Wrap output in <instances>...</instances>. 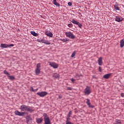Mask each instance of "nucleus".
I'll return each mask as SVG.
<instances>
[{
	"instance_id": "6e6552de",
	"label": "nucleus",
	"mask_w": 124,
	"mask_h": 124,
	"mask_svg": "<svg viewBox=\"0 0 124 124\" xmlns=\"http://www.w3.org/2000/svg\"><path fill=\"white\" fill-rule=\"evenodd\" d=\"M37 95H39L41 97H44L46 95L48 94V93L46 92H41L37 93Z\"/></svg>"
},
{
	"instance_id": "a18cd8bd",
	"label": "nucleus",
	"mask_w": 124,
	"mask_h": 124,
	"mask_svg": "<svg viewBox=\"0 0 124 124\" xmlns=\"http://www.w3.org/2000/svg\"><path fill=\"white\" fill-rule=\"evenodd\" d=\"M121 124H122V123H121Z\"/></svg>"
},
{
	"instance_id": "f257e3e1",
	"label": "nucleus",
	"mask_w": 124,
	"mask_h": 124,
	"mask_svg": "<svg viewBox=\"0 0 124 124\" xmlns=\"http://www.w3.org/2000/svg\"><path fill=\"white\" fill-rule=\"evenodd\" d=\"M19 109L21 111H27V112H30V113L33 112V109H32L31 107L25 105H21L19 108Z\"/></svg>"
},
{
	"instance_id": "f8f14e48",
	"label": "nucleus",
	"mask_w": 124,
	"mask_h": 124,
	"mask_svg": "<svg viewBox=\"0 0 124 124\" xmlns=\"http://www.w3.org/2000/svg\"><path fill=\"white\" fill-rule=\"evenodd\" d=\"M115 20L117 21V22H121V21L123 20V17L116 16L115 17Z\"/></svg>"
},
{
	"instance_id": "1a4fd4ad",
	"label": "nucleus",
	"mask_w": 124,
	"mask_h": 124,
	"mask_svg": "<svg viewBox=\"0 0 124 124\" xmlns=\"http://www.w3.org/2000/svg\"><path fill=\"white\" fill-rule=\"evenodd\" d=\"M49 65L53 68H58L59 67V65L55 62H49Z\"/></svg>"
},
{
	"instance_id": "423d86ee",
	"label": "nucleus",
	"mask_w": 124,
	"mask_h": 124,
	"mask_svg": "<svg viewBox=\"0 0 124 124\" xmlns=\"http://www.w3.org/2000/svg\"><path fill=\"white\" fill-rule=\"evenodd\" d=\"M40 67H41L40 63L37 64L36 69L35 70V73L36 75H38V74L40 73Z\"/></svg>"
},
{
	"instance_id": "bb28decb",
	"label": "nucleus",
	"mask_w": 124,
	"mask_h": 124,
	"mask_svg": "<svg viewBox=\"0 0 124 124\" xmlns=\"http://www.w3.org/2000/svg\"><path fill=\"white\" fill-rule=\"evenodd\" d=\"M77 51H74L71 55V58H74L75 57V55H76Z\"/></svg>"
},
{
	"instance_id": "ddd939ff",
	"label": "nucleus",
	"mask_w": 124,
	"mask_h": 124,
	"mask_svg": "<svg viewBox=\"0 0 124 124\" xmlns=\"http://www.w3.org/2000/svg\"><path fill=\"white\" fill-rule=\"evenodd\" d=\"M45 34L50 37H53V33L51 32H46Z\"/></svg>"
},
{
	"instance_id": "9b49d317",
	"label": "nucleus",
	"mask_w": 124,
	"mask_h": 124,
	"mask_svg": "<svg viewBox=\"0 0 124 124\" xmlns=\"http://www.w3.org/2000/svg\"><path fill=\"white\" fill-rule=\"evenodd\" d=\"M36 121L38 124H41V122L43 121V119L42 118H36Z\"/></svg>"
},
{
	"instance_id": "f3484780",
	"label": "nucleus",
	"mask_w": 124,
	"mask_h": 124,
	"mask_svg": "<svg viewBox=\"0 0 124 124\" xmlns=\"http://www.w3.org/2000/svg\"><path fill=\"white\" fill-rule=\"evenodd\" d=\"M42 43H44L45 44H46L47 45H50V43L49 42V41L44 40H43Z\"/></svg>"
},
{
	"instance_id": "72a5a7b5",
	"label": "nucleus",
	"mask_w": 124,
	"mask_h": 124,
	"mask_svg": "<svg viewBox=\"0 0 124 124\" xmlns=\"http://www.w3.org/2000/svg\"><path fill=\"white\" fill-rule=\"evenodd\" d=\"M67 90H68V91H71L72 90V88H71V87H67Z\"/></svg>"
},
{
	"instance_id": "dca6fc26",
	"label": "nucleus",
	"mask_w": 124,
	"mask_h": 124,
	"mask_svg": "<svg viewBox=\"0 0 124 124\" xmlns=\"http://www.w3.org/2000/svg\"><path fill=\"white\" fill-rule=\"evenodd\" d=\"M53 77L55 78V79H59V78H60V75L58 74H54L53 75Z\"/></svg>"
},
{
	"instance_id": "7c9ffc66",
	"label": "nucleus",
	"mask_w": 124,
	"mask_h": 124,
	"mask_svg": "<svg viewBox=\"0 0 124 124\" xmlns=\"http://www.w3.org/2000/svg\"><path fill=\"white\" fill-rule=\"evenodd\" d=\"M68 27H69V28H72V27H73V25H72V24H69L68 25Z\"/></svg>"
},
{
	"instance_id": "ea45409f",
	"label": "nucleus",
	"mask_w": 124,
	"mask_h": 124,
	"mask_svg": "<svg viewBox=\"0 0 124 124\" xmlns=\"http://www.w3.org/2000/svg\"><path fill=\"white\" fill-rule=\"evenodd\" d=\"M99 71H100V72H101V71H102L101 70V67H99Z\"/></svg>"
},
{
	"instance_id": "f704fd0d",
	"label": "nucleus",
	"mask_w": 124,
	"mask_h": 124,
	"mask_svg": "<svg viewBox=\"0 0 124 124\" xmlns=\"http://www.w3.org/2000/svg\"><path fill=\"white\" fill-rule=\"evenodd\" d=\"M68 5H69V6H71L72 5V3L70 2H69L68 3Z\"/></svg>"
},
{
	"instance_id": "c9c22d12",
	"label": "nucleus",
	"mask_w": 124,
	"mask_h": 124,
	"mask_svg": "<svg viewBox=\"0 0 124 124\" xmlns=\"http://www.w3.org/2000/svg\"><path fill=\"white\" fill-rule=\"evenodd\" d=\"M71 80L72 82V83H74V82H75V79L74 78H71Z\"/></svg>"
},
{
	"instance_id": "a19ab883",
	"label": "nucleus",
	"mask_w": 124,
	"mask_h": 124,
	"mask_svg": "<svg viewBox=\"0 0 124 124\" xmlns=\"http://www.w3.org/2000/svg\"><path fill=\"white\" fill-rule=\"evenodd\" d=\"M121 96L123 97L124 96V93H121Z\"/></svg>"
},
{
	"instance_id": "cd10ccee",
	"label": "nucleus",
	"mask_w": 124,
	"mask_h": 124,
	"mask_svg": "<svg viewBox=\"0 0 124 124\" xmlns=\"http://www.w3.org/2000/svg\"><path fill=\"white\" fill-rule=\"evenodd\" d=\"M71 115H72V111H70L69 113L67 114V117H71Z\"/></svg>"
},
{
	"instance_id": "6ab92c4d",
	"label": "nucleus",
	"mask_w": 124,
	"mask_h": 124,
	"mask_svg": "<svg viewBox=\"0 0 124 124\" xmlns=\"http://www.w3.org/2000/svg\"><path fill=\"white\" fill-rule=\"evenodd\" d=\"M120 46L122 48H123L124 46V40H122L120 41Z\"/></svg>"
},
{
	"instance_id": "a878e982",
	"label": "nucleus",
	"mask_w": 124,
	"mask_h": 124,
	"mask_svg": "<svg viewBox=\"0 0 124 124\" xmlns=\"http://www.w3.org/2000/svg\"><path fill=\"white\" fill-rule=\"evenodd\" d=\"M4 74H5L6 75H7V77H8V76H9V75H10V74H9V73H8V72H7V71H6V70H4Z\"/></svg>"
},
{
	"instance_id": "c03bdc74",
	"label": "nucleus",
	"mask_w": 124,
	"mask_h": 124,
	"mask_svg": "<svg viewBox=\"0 0 124 124\" xmlns=\"http://www.w3.org/2000/svg\"><path fill=\"white\" fill-rule=\"evenodd\" d=\"M111 74H109V77H110V76H111Z\"/></svg>"
},
{
	"instance_id": "79ce46f5",
	"label": "nucleus",
	"mask_w": 124,
	"mask_h": 124,
	"mask_svg": "<svg viewBox=\"0 0 124 124\" xmlns=\"http://www.w3.org/2000/svg\"><path fill=\"white\" fill-rule=\"evenodd\" d=\"M38 90V89H36L34 90V92H37Z\"/></svg>"
},
{
	"instance_id": "9d476101",
	"label": "nucleus",
	"mask_w": 124,
	"mask_h": 124,
	"mask_svg": "<svg viewBox=\"0 0 124 124\" xmlns=\"http://www.w3.org/2000/svg\"><path fill=\"white\" fill-rule=\"evenodd\" d=\"M114 9L116 10V11H120V7L118 3H115V4L114 5Z\"/></svg>"
},
{
	"instance_id": "0eeeda50",
	"label": "nucleus",
	"mask_w": 124,
	"mask_h": 124,
	"mask_svg": "<svg viewBox=\"0 0 124 124\" xmlns=\"http://www.w3.org/2000/svg\"><path fill=\"white\" fill-rule=\"evenodd\" d=\"M14 46V44H1L0 47L1 48H8L9 47H13Z\"/></svg>"
},
{
	"instance_id": "c85d7f7f",
	"label": "nucleus",
	"mask_w": 124,
	"mask_h": 124,
	"mask_svg": "<svg viewBox=\"0 0 124 124\" xmlns=\"http://www.w3.org/2000/svg\"><path fill=\"white\" fill-rule=\"evenodd\" d=\"M79 28H80L81 29V28H82V24L81 23H80V22L78 23L77 24Z\"/></svg>"
},
{
	"instance_id": "aec40b11",
	"label": "nucleus",
	"mask_w": 124,
	"mask_h": 124,
	"mask_svg": "<svg viewBox=\"0 0 124 124\" xmlns=\"http://www.w3.org/2000/svg\"><path fill=\"white\" fill-rule=\"evenodd\" d=\"M8 78L10 80H14V79H15V78L14 77V76H10V75H9V76H8Z\"/></svg>"
},
{
	"instance_id": "4468645a",
	"label": "nucleus",
	"mask_w": 124,
	"mask_h": 124,
	"mask_svg": "<svg viewBox=\"0 0 124 124\" xmlns=\"http://www.w3.org/2000/svg\"><path fill=\"white\" fill-rule=\"evenodd\" d=\"M98 62L99 65H102V63H103V62H102V57H100L98 59Z\"/></svg>"
},
{
	"instance_id": "a211bd4d",
	"label": "nucleus",
	"mask_w": 124,
	"mask_h": 124,
	"mask_svg": "<svg viewBox=\"0 0 124 124\" xmlns=\"http://www.w3.org/2000/svg\"><path fill=\"white\" fill-rule=\"evenodd\" d=\"M31 34L33 35V36H37L38 35V34L35 32L34 31H31Z\"/></svg>"
},
{
	"instance_id": "2f4dec72",
	"label": "nucleus",
	"mask_w": 124,
	"mask_h": 124,
	"mask_svg": "<svg viewBox=\"0 0 124 124\" xmlns=\"http://www.w3.org/2000/svg\"><path fill=\"white\" fill-rule=\"evenodd\" d=\"M66 124H73V123L70 122V121H66Z\"/></svg>"
},
{
	"instance_id": "58836bf2",
	"label": "nucleus",
	"mask_w": 124,
	"mask_h": 124,
	"mask_svg": "<svg viewBox=\"0 0 124 124\" xmlns=\"http://www.w3.org/2000/svg\"><path fill=\"white\" fill-rule=\"evenodd\" d=\"M62 96L61 95H59V98L60 99H62Z\"/></svg>"
},
{
	"instance_id": "f03ea898",
	"label": "nucleus",
	"mask_w": 124,
	"mask_h": 124,
	"mask_svg": "<svg viewBox=\"0 0 124 124\" xmlns=\"http://www.w3.org/2000/svg\"><path fill=\"white\" fill-rule=\"evenodd\" d=\"M44 120L45 123L44 124H51V121H50V118L49 116L46 113L43 114Z\"/></svg>"
},
{
	"instance_id": "4be33fe9",
	"label": "nucleus",
	"mask_w": 124,
	"mask_h": 124,
	"mask_svg": "<svg viewBox=\"0 0 124 124\" xmlns=\"http://www.w3.org/2000/svg\"><path fill=\"white\" fill-rule=\"evenodd\" d=\"M71 22H72V23H73V24H75V25H78V23L79 22L74 19H72L71 20Z\"/></svg>"
},
{
	"instance_id": "7ed1b4c3",
	"label": "nucleus",
	"mask_w": 124,
	"mask_h": 124,
	"mask_svg": "<svg viewBox=\"0 0 124 124\" xmlns=\"http://www.w3.org/2000/svg\"><path fill=\"white\" fill-rule=\"evenodd\" d=\"M92 93V89L90 86H87L84 89V93L85 95H89Z\"/></svg>"
},
{
	"instance_id": "c756f323",
	"label": "nucleus",
	"mask_w": 124,
	"mask_h": 124,
	"mask_svg": "<svg viewBox=\"0 0 124 124\" xmlns=\"http://www.w3.org/2000/svg\"><path fill=\"white\" fill-rule=\"evenodd\" d=\"M70 117H67L66 118V122H70Z\"/></svg>"
},
{
	"instance_id": "20e7f679",
	"label": "nucleus",
	"mask_w": 124,
	"mask_h": 124,
	"mask_svg": "<svg viewBox=\"0 0 124 124\" xmlns=\"http://www.w3.org/2000/svg\"><path fill=\"white\" fill-rule=\"evenodd\" d=\"M65 34L67 37H69V38H71V39H74L75 38V35H74V34L71 31L66 32Z\"/></svg>"
},
{
	"instance_id": "37998d69",
	"label": "nucleus",
	"mask_w": 124,
	"mask_h": 124,
	"mask_svg": "<svg viewBox=\"0 0 124 124\" xmlns=\"http://www.w3.org/2000/svg\"><path fill=\"white\" fill-rule=\"evenodd\" d=\"M91 107V108H93V106H91V105H90V107Z\"/></svg>"
},
{
	"instance_id": "39448f33",
	"label": "nucleus",
	"mask_w": 124,
	"mask_h": 124,
	"mask_svg": "<svg viewBox=\"0 0 124 124\" xmlns=\"http://www.w3.org/2000/svg\"><path fill=\"white\" fill-rule=\"evenodd\" d=\"M15 114L16 116H19L20 117H24L27 113L26 112H20L18 110H16L15 111Z\"/></svg>"
},
{
	"instance_id": "b1692460",
	"label": "nucleus",
	"mask_w": 124,
	"mask_h": 124,
	"mask_svg": "<svg viewBox=\"0 0 124 124\" xmlns=\"http://www.w3.org/2000/svg\"><path fill=\"white\" fill-rule=\"evenodd\" d=\"M86 103L87 104V105H88V106H89V107H91V103L90 102V99H86Z\"/></svg>"
},
{
	"instance_id": "473e14b6",
	"label": "nucleus",
	"mask_w": 124,
	"mask_h": 124,
	"mask_svg": "<svg viewBox=\"0 0 124 124\" xmlns=\"http://www.w3.org/2000/svg\"><path fill=\"white\" fill-rule=\"evenodd\" d=\"M37 41H38V42H43V40H42V39H37Z\"/></svg>"
},
{
	"instance_id": "393cba45",
	"label": "nucleus",
	"mask_w": 124,
	"mask_h": 124,
	"mask_svg": "<svg viewBox=\"0 0 124 124\" xmlns=\"http://www.w3.org/2000/svg\"><path fill=\"white\" fill-rule=\"evenodd\" d=\"M103 78H104L105 79H108L109 78V74H107L106 75H105L103 76Z\"/></svg>"
},
{
	"instance_id": "4c0bfd02",
	"label": "nucleus",
	"mask_w": 124,
	"mask_h": 124,
	"mask_svg": "<svg viewBox=\"0 0 124 124\" xmlns=\"http://www.w3.org/2000/svg\"><path fill=\"white\" fill-rule=\"evenodd\" d=\"M28 121H31V117L30 116H28Z\"/></svg>"
},
{
	"instance_id": "2eb2a0df",
	"label": "nucleus",
	"mask_w": 124,
	"mask_h": 124,
	"mask_svg": "<svg viewBox=\"0 0 124 124\" xmlns=\"http://www.w3.org/2000/svg\"><path fill=\"white\" fill-rule=\"evenodd\" d=\"M53 4L57 7H60V4L57 2V0H53Z\"/></svg>"
},
{
	"instance_id": "e433bc0d",
	"label": "nucleus",
	"mask_w": 124,
	"mask_h": 124,
	"mask_svg": "<svg viewBox=\"0 0 124 124\" xmlns=\"http://www.w3.org/2000/svg\"><path fill=\"white\" fill-rule=\"evenodd\" d=\"M31 92H34V89H33V88L32 87H31Z\"/></svg>"
},
{
	"instance_id": "5701e85b",
	"label": "nucleus",
	"mask_w": 124,
	"mask_h": 124,
	"mask_svg": "<svg viewBox=\"0 0 124 124\" xmlns=\"http://www.w3.org/2000/svg\"><path fill=\"white\" fill-rule=\"evenodd\" d=\"M61 41L63 42H67V41H69V39H68L67 38L61 39Z\"/></svg>"
},
{
	"instance_id": "412c9836",
	"label": "nucleus",
	"mask_w": 124,
	"mask_h": 124,
	"mask_svg": "<svg viewBox=\"0 0 124 124\" xmlns=\"http://www.w3.org/2000/svg\"><path fill=\"white\" fill-rule=\"evenodd\" d=\"M121 121L120 119H115V124H121Z\"/></svg>"
}]
</instances>
